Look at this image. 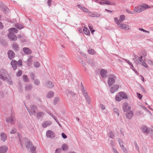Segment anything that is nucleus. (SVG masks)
I'll list each match as a JSON object with an SVG mask.
<instances>
[{
  "label": "nucleus",
  "instance_id": "33",
  "mask_svg": "<svg viewBox=\"0 0 153 153\" xmlns=\"http://www.w3.org/2000/svg\"><path fill=\"white\" fill-rule=\"evenodd\" d=\"M115 98L116 100L118 101H121L123 99L118 94H117Z\"/></svg>",
  "mask_w": 153,
  "mask_h": 153
},
{
  "label": "nucleus",
  "instance_id": "60",
  "mask_svg": "<svg viewBox=\"0 0 153 153\" xmlns=\"http://www.w3.org/2000/svg\"><path fill=\"white\" fill-rule=\"evenodd\" d=\"M137 94L138 97L139 99H141L142 98V96L140 94L138 93H137Z\"/></svg>",
  "mask_w": 153,
  "mask_h": 153
},
{
  "label": "nucleus",
  "instance_id": "7",
  "mask_svg": "<svg viewBox=\"0 0 153 153\" xmlns=\"http://www.w3.org/2000/svg\"><path fill=\"white\" fill-rule=\"evenodd\" d=\"M7 56L8 58L11 60H13L15 56V53L12 50H9L7 52Z\"/></svg>",
  "mask_w": 153,
  "mask_h": 153
},
{
  "label": "nucleus",
  "instance_id": "59",
  "mask_svg": "<svg viewBox=\"0 0 153 153\" xmlns=\"http://www.w3.org/2000/svg\"><path fill=\"white\" fill-rule=\"evenodd\" d=\"M140 88L143 92L144 93H146V91L144 88L141 85H140Z\"/></svg>",
  "mask_w": 153,
  "mask_h": 153
},
{
  "label": "nucleus",
  "instance_id": "9",
  "mask_svg": "<svg viewBox=\"0 0 153 153\" xmlns=\"http://www.w3.org/2000/svg\"><path fill=\"white\" fill-rule=\"evenodd\" d=\"M13 49L16 52H19L20 50V47L17 43L16 42H14L12 45Z\"/></svg>",
  "mask_w": 153,
  "mask_h": 153
},
{
  "label": "nucleus",
  "instance_id": "2",
  "mask_svg": "<svg viewBox=\"0 0 153 153\" xmlns=\"http://www.w3.org/2000/svg\"><path fill=\"white\" fill-rule=\"evenodd\" d=\"M149 6L146 4H143L134 7V10L137 13H140L145 9L149 8Z\"/></svg>",
  "mask_w": 153,
  "mask_h": 153
},
{
  "label": "nucleus",
  "instance_id": "30",
  "mask_svg": "<svg viewBox=\"0 0 153 153\" xmlns=\"http://www.w3.org/2000/svg\"><path fill=\"white\" fill-rule=\"evenodd\" d=\"M83 96L85 98V99L87 102L88 104H90L91 101L90 100V98L88 96V94H85Z\"/></svg>",
  "mask_w": 153,
  "mask_h": 153
},
{
  "label": "nucleus",
  "instance_id": "3",
  "mask_svg": "<svg viewBox=\"0 0 153 153\" xmlns=\"http://www.w3.org/2000/svg\"><path fill=\"white\" fill-rule=\"evenodd\" d=\"M26 147L27 150H30L32 152H34L36 150V147L34 146L32 143L27 140L25 143Z\"/></svg>",
  "mask_w": 153,
  "mask_h": 153
},
{
  "label": "nucleus",
  "instance_id": "35",
  "mask_svg": "<svg viewBox=\"0 0 153 153\" xmlns=\"http://www.w3.org/2000/svg\"><path fill=\"white\" fill-rule=\"evenodd\" d=\"M108 134L109 135V137L111 138H113L114 137V135L112 131H110Z\"/></svg>",
  "mask_w": 153,
  "mask_h": 153
},
{
  "label": "nucleus",
  "instance_id": "37",
  "mask_svg": "<svg viewBox=\"0 0 153 153\" xmlns=\"http://www.w3.org/2000/svg\"><path fill=\"white\" fill-rule=\"evenodd\" d=\"M62 150L63 151L66 150L68 149L67 145L65 144H64L62 145Z\"/></svg>",
  "mask_w": 153,
  "mask_h": 153
},
{
  "label": "nucleus",
  "instance_id": "24",
  "mask_svg": "<svg viewBox=\"0 0 153 153\" xmlns=\"http://www.w3.org/2000/svg\"><path fill=\"white\" fill-rule=\"evenodd\" d=\"M1 140L4 142L5 141L7 138V135L4 133H2L1 134Z\"/></svg>",
  "mask_w": 153,
  "mask_h": 153
},
{
  "label": "nucleus",
  "instance_id": "34",
  "mask_svg": "<svg viewBox=\"0 0 153 153\" xmlns=\"http://www.w3.org/2000/svg\"><path fill=\"white\" fill-rule=\"evenodd\" d=\"M23 78L24 81L28 82H29V79L26 75H24L23 76Z\"/></svg>",
  "mask_w": 153,
  "mask_h": 153
},
{
  "label": "nucleus",
  "instance_id": "27",
  "mask_svg": "<svg viewBox=\"0 0 153 153\" xmlns=\"http://www.w3.org/2000/svg\"><path fill=\"white\" fill-rule=\"evenodd\" d=\"M51 124V122L45 121L42 124V126L43 128H46L48 126H49Z\"/></svg>",
  "mask_w": 153,
  "mask_h": 153
},
{
  "label": "nucleus",
  "instance_id": "14",
  "mask_svg": "<svg viewBox=\"0 0 153 153\" xmlns=\"http://www.w3.org/2000/svg\"><path fill=\"white\" fill-rule=\"evenodd\" d=\"M119 27L124 30H129L130 28L128 25L123 23L119 24Z\"/></svg>",
  "mask_w": 153,
  "mask_h": 153
},
{
  "label": "nucleus",
  "instance_id": "52",
  "mask_svg": "<svg viewBox=\"0 0 153 153\" xmlns=\"http://www.w3.org/2000/svg\"><path fill=\"white\" fill-rule=\"evenodd\" d=\"M68 94H70L72 97H74L75 95V94L71 91H68Z\"/></svg>",
  "mask_w": 153,
  "mask_h": 153
},
{
  "label": "nucleus",
  "instance_id": "16",
  "mask_svg": "<svg viewBox=\"0 0 153 153\" xmlns=\"http://www.w3.org/2000/svg\"><path fill=\"white\" fill-rule=\"evenodd\" d=\"M17 62L15 60H12L11 62V65L14 71H15L17 68L16 65Z\"/></svg>",
  "mask_w": 153,
  "mask_h": 153
},
{
  "label": "nucleus",
  "instance_id": "26",
  "mask_svg": "<svg viewBox=\"0 0 153 153\" xmlns=\"http://www.w3.org/2000/svg\"><path fill=\"white\" fill-rule=\"evenodd\" d=\"M54 95V92L52 91L49 92L46 96L47 98H51L53 97Z\"/></svg>",
  "mask_w": 153,
  "mask_h": 153
},
{
  "label": "nucleus",
  "instance_id": "41",
  "mask_svg": "<svg viewBox=\"0 0 153 153\" xmlns=\"http://www.w3.org/2000/svg\"><path fill=\"white\" fill-rule=\"evenodd\" d=\"M122 149L124 153H128V151L127 149L124 147L123 145H122V147H120Z\"/></svg>",
  "mask_w": 153,
  "mask_h": 153
},
{
  "label": "nucleus",
  "instance_id": "63",
  "mask_svg": "<svg viewBox=\"0 0 153 153\" xmlns=\"http://www.w3.org/2000/svg\"><path fill=\"white\" fill-rule=\"evenodd\" d=\"M100 106L102 110H103L105 109V106L103 104H100Z\"/></svg>",
  "mask_w": 153,
  "mask_h": 153
},
{
  "label": "nucleus",
  "instance_id": "43",
  "mask_svg": "<svg viewBox=\"0 0 153 153\" xmlns=\"http://www.w3.org/2000/svg\"><path fill=\"white\" fill-rule=\"evenodd\" d=\"M120 58L122 59H123L124 61H126L129 65H132V63L129 60L126 59H125L124 58H123L122 57H120Z\"/></svg>",
  "mask_w": 153,
  "mask_h": 153
},
{
  "label": "nucleus",
  "instance_id": "20",
  "mask_svg": "<svg viewBox=\"0 0 153 153\" xmlns=\"http://www.w3.org/2000/svg\"><path fill=\"white\" fill-rule=\"evenodd\" d=\"M23 51L24 53L27 54H30L32 53L31 50L28 48L25 47L23 48Z\"/></svg>",
  "mask_w": 153,
  "mask_h": 153
},
{
  "label": "nucleus",
  "instance_id": "48",
  "mask_svg": "<svg viewBox=\"0 0 153 153\" xmlns=\"http://www.w3.org/2000/svg\"><path fill=\"white\" fill-rule=\"evenodd\" d=\"M134 143L135 144V148L139 152V147L138 146L137 143L136 141H134Z\"/></svg>",
  "mask_w": 153,
  "mask_h": 153
},
{
  "label": "nucleus",
  "instance_id": "38",
  "mask_svg": "<svg viewBox=\"0 0 153 153\" xmlns=\"http://www.w3.org/2000/svg\"><path fill=\"white\" fill-rule=\"evenodd\" d=\"M0 43H1V44L4 46L7 45V43L3 39L1 40L0 41Z\"/></svg>",
  "mask_w": 153,
  "mask_h": 153
},
{
  "label": "nucleus",
  "instance_id": "18",
  "mask_svg": "<svg viewBox=\"0 0 153 153\" xmlns=\"http://www.w3.org/2000/svg\"><path fill=\"white\" fill-rule=\"evenodd\" d=\"M143 56H141L139 58H138V60L140 61V63L143 66L146 68L148 67L147 64L145 63L144 61L142 59Z\"/></svg>",
  "mask_w": 153,
  "mask_h": 153
},
{
  "label": "nucleus",
  "instance_id": "57",
  "mask_svg": "<svg viewBox=\"0 0 153 153\" xmlns=\"http://www.w3.org/2000/svg\"><path fill=\"white\" fill-rule=\"evenodd\" d=\"M30 76L31 78L33 79V80H34L35 77V76L34 74L33 73H31L30 74Z\"/></svg>",
  "mask_w": 153,
  "mask_h": 153
},
{
  "label": "nucleus",
  "instance_id": "47",
  "mask_svg": "<svg viewBox=\"0 0 153 153\" xmlns=\"http://www.w3.org/2000/svg\"><path fill=\"white\" fill-rule=\"evenodd\" d=\"M113 110L118 115H119V110L116 108H114Z\"/></svg>",
  "mask_w": 153,
  "mask_h": 153
},
{
  "label": "nucleus",
  "instance_id": "50",
  "mask_svg": "<svg viewBox=\"0 0 153 153\" xmlns=\"http://www.w3.org/2000/svg\"><path fill=\"white\" fill-rule=\"evenodd\" d=\"M81 10L83 12H88L89 11L88 9L85 7H83Z\"/></svg>",
  "mask_w": 153,
  "mask_h": 153
},
{
  "label": "nucleus",
  "instance_id": "45",
  "mask_svg": "<svg viewBox=\"0 0 153 153\" xmlns=\"http://www.w3.org/2000/svg\"><path fill=\"white\" fill-rule=\"evenodd\" d=\"M34 65L36 68H38L40 67V64L39 62H36L34 63Z\"/></svg>",
  "mask_w": 153,
  "mask_h": 153
},
{
  "label": "nucleus",
  "instance_id": "29",
  "mask_svg": "<svg viewBox=\"0 0 153 153\" xmlns=\"http://www.w3.org/2000/svg\"><path fill=\"white\" fill-rule=\"evenodd\" d=\"M83 31L84 33L86 35H89L90 34L89 30L86 27H85L84 28Z\"/></svg>",
  "mask_w": 153,
  "mask_h": 153
},
{
  "label": "nucleus",
  "instance_id": "11",
  "mask_svg": "<svg viewBox=\"0 0 153 153\" xmlns=\"http://www.w3.org/2000/svg\"><path fill=\"white\" fill-rule=\"evenodd\" d=\"M0 8L4 13L7 12L9 10L8 8L5 5L2 3H0Z\"/></svg>",
  "mask_w": 153,
  "mask_h": 153
},
{
  "label": "nucleus",
  "instance_id": "44",
  "mask_svg": "<svg viewBox=\"0 0 153 153\" xmlns=\"http://www.w3.org/2000/svg\"><path fill=\"white\" fill-rule=\"evenodd\" d=\"M15 27L19 29H21L23 28L22 25L17 24L15 25Z\"/></svg>",
  "mask_w": 153,
  "mask_h": 153
},
{
  "label": "nucleus",
  "instance_id": "13",
  "mask_svg": "<svg viewBox=\"0 0 153 153\" xmlns=\"http://www.w3.org/2000/svg\"><path fill=\"white\" fill-rule=\"evenodd\" d=\"M119 88V86L116 84L114 85L111 88L110 91L112 93L116 92Z\"/></svg>",
  "mask_w": 153,
  "mask_h": 153
},
{
  "label": "nucleus",
  "instance_id": "62",
  "mask_svg": "<svg viewBox=\"0 0 153 153\" xmlns=\"http://www.w3.org/2000/svg\"><path fill=\"white\" fill-rule=\"evenodd\" d=\"M62 137L64 139H66L67 137V136L64 133H62Z\"/></svg>",
  "mask_w": 153,
  "mask_h": 153
},
{
  "label": "nucleus",
  "instance_id": "39",
  "mask_svg": "<svg viewBox=\"0 0 153 153\" xmlns=\"http://www.w3.org/2000/svg\"><path fill=\"white\" fill-rule=\"evenodd\" d=\"M125 16L124 15H121L120 16L119 21L121 22H122L125 20Z\"/></svg>",
  "mask_w": 153,
  "mask_h": 153
},
{
  "label": "nucleus",
  "instance_id": "40",
  "mask_svg": "<svg viewBox=\"0 0 153 153\" xmlns=\"http://www.w3.org/2000/svg\"><path fill=\"white\" fill-rule=\"evenodd\" d=\"M59 97H56L54 98L53 103L54 105L57 103L59 101Z\"/></svg>",
  "mask_w": 153,
  "mask_h": 153
},
{
  "label": "nucleus",
  "instance_id": "49",
  "mask_svg": "<svg viewBox=\"0 0 153 153\" xmlns=\"http://www.w3.org/2000/svg\"><path fill=\"white\" fill-rule=\"evenodd\" d=\"M22 74V71L21 70H19L18 72L16 73V75L17 76H20Z\"/></svg>",
  "mask_w": 153,
  "mask_h": 153
},
{
  "label": "nucleus",
  "instance_id": "17",
  "mask_svg": "<svg viewBox=\"0 0 153 153\" xmlns=\"http://www.w3.org/2000/svg\"><path fill=\"white\" fill-rule=\"evenodd\" d=\"M15 120V118L13 115L7 118L6 119V121L8 123H12Z\"/></svg>",
  "mask_w": 153,
  "mask_h": 153
},
{
  "label": "nucleus",
  "instance_id": "55",
  "mask_svg": "<svg viewBox=\"0 0 153 153\" xmlns=\"http://www.w3.org/2000/svg\"><path fill=\"white\" fill-rule=\"evenodd\" d=\"M118 142L120 145V146L122 147V145H123V141L122 140L119 139Z\"/></svg>",
  "mask_w": 153,
  "mask_h": 153
},
{
  "label": "nucleus",
  "instance_id": "22",
  "mask_svg": "<svg viewBox=\"0 0 153 153\" xmlns=\"http://www.w3.org/2000/svg\"><path fill=\"white\" fill-rule=\"evenodd\" d=\"M133 115V112L131 111H130L129 112L126 113V116L127 118L130 119L132 118Z\"/></svg>",
  "mask_w": 153,
  "mask_h": 153
},
{
  "label": "nucleus",
  "instance_id": "19",
  "mask_svg": "<svg viewBox=\"0 0 153 153\" xmlns=\"http://www.w3.org/2000/svg\"><path fill=\"white\" fill-rule=\"evenodd\" d=\"M107 72L106 70L104 69H101L100 71V74L102 77L103 78L106 77Z\"/></svg>",
  "mask_w": 153,
  "mask_h": 153
},
{
  "label": "nucleus",
  "instance_id": "56",
  "mask_svg": "<svg viewBox=\"0 0 153 153\" xmlns=\"http://www.w3.org/2000/svg\"><path fill=\"white\" fill-rule=\"evenodd\" d=\"M88 62L89 64L91 65H93L94 64V62L91 59H89L88 60Z\"/></svg>",
  "mask_w": 153,
  "mask_h": 153
},
{
  "label": "nucleus",
  "instance_id": "53",
  "mask_svg": "<svg viewBox=\"0 0 153 153\" xmlns=\"http://www.w3.org/2000/svg\"><path fill=\"white\" fill-rule=\"evenodd\" d=\"M81 91L82 93H83V95L85 94H88L86 92H85V91L83 87H82V88L81 89Z\"/></svg>",
  "mask_w": 153,
  "mask_h": 153
},
{
  "label": "nucleus",
  "instance_id": "54",
  "mask_svg": "<svg viewBox=\"0 0 153 153\" xmlns=\"http://www.w3.org/2000/svg\"><path fill=\"white\" fill-rule=\"evenodd\" d=\"M139 30L141 31H143V32H145L148 33H149V32L148 31L146 30H144L142 28H139Z\"/></svg>",
  "mask_w": 153,
  "mask_h": 153
},
{
  "label": "nucleus",
  "instance_id": "23",
  "mask_svg": "<svg viewBox=\"0 0 153 153\" xmlns=\"http://www.w3.org/2000/svg\"><path fill=\"white\" fill-rule=\"evenodd\" d=\"M4 77L5 80H7V81L9 82L10 85H12L13 84V82L12 81V80L9 76V74Z\"/></svg>",
  "mask_w": 153,
  "mask_h": 153
},
{
  "label": "nucleus",
  "instance_id": "31",
  "mask_svg": "<svg viewBox=\"0 0 153 153\" xmlns=\"http://www.w3.org/2000/svg\"><path fill=\"white\" fill-rule=\"evenodd\" d=\"M47 85L48 88H51L53 87L54 84L51 81H49L47 82Z\"/></svg>",
  "mask_w": 153,
  "mask_h": 153
},
{
  "label": "nucleus",
  "instance_id": "5",
  "mask_svg": "<svg viewBox=\"0 0 153 153\" xmlns=\"http://www.w3.org/2000/svg\"><path fill=\"white\" fill-rule=\"evenodd\" d=\"M7 71L4 69H1L0 70V79L4 81L5 80L4 77L8 75Z\"/></svg>",
  "mask_w": 153,
  "mask_h": 153
},
{
  "label": "nucleus",
  "instance_id": "6",
  "mask_svg": "<svg viewBox=\"0 0 153 153\" xmlns=\"http://www.w3.org/2000/svg\"><path fill=\"white\" fill-rule=\"evenodd\" d=\"M112 77H109L108 80V85L111 86L114 84L115 82V80L116 77L114 75H111Z\"/></svg>",
  "mask_w": 153,
  "mask_h": 153
},
{
  "label": "nucleus",
  "instance_id": "12",
  "mask_svg": "<svg viewBox=\"0 0 153 153\" xmlns=\"http://www.w3.org/2000/svg\"><path fill=\"white\" fill-rule=\"evenodd\" d=\"M150 128L146 127V126L143 125L142 126L141 129L142 132L144 133L149 134L150 131Z\"/></svg>",
  "mask_w": 153,
  "mask_h": 153
},
{
  "label": "nucleus",
  "instance_id": "28",
  "mask_svg": "<svg viewBox=\"0 0 153 153\" xmlns=\"http://www.w3.org/2000/svg\"><path fill=\"white\" fill-rule=\"evenodd\" d=\"M90 15L92 17H99L100 16V15L98 13H94L90 14Z\"/></svg>",
  "mask_w": 153,
  "mask_h": 153
},
{
  "label": "nucleus",
  "instance_id": "64",
  "mask_svg": "<svg viewBox=\"0 0 153 153\" xmlns=\"http://www.w3.org/2000/svg\"><path fill=\"white\" fill-rule=\"evenodd\" d=\"M52 1V0H48L47 1V3L49 6H51V3Z\"/></svg>",
  "mask_w": 153,
  "mask_h": 153
},
{
  "label": "nucleus",
  "instance_id": "21",
  "mask_svg": "<svg viewBox=\"0 0 153 153\" xmlns=\"http://www.w3.org/2000/svg\"><path fill=\"white\" fill-rule=\"evenodd\" d=\"M118 94L122 99H127L128 98L127 95L124 92H121Z\"/></svg>",
  "mask_w": 153,
  "mask_h": 153
},
{
  "label": "nucleus",
  "instance_id": "58",
  "mask_svg": "<svg viewBox=\"0 0 153 153\" xmlns=\"http://www.w3.org/2000/svg\"><path fill=\"white\" fill-rule=\"evenodd\" d=\"M114 20L115 22L117 25H118L119 24H120L119 22V21L118 20V19L117 17H115L114 18Z\"/></svg>",
  "mask_w": 153,
  "mask_h": 153
},
{
  "label": "nucleus",
  "instance_id": "51",
  "mask_svg": "<svg viewBox=\"0 0 153 153\" xmlns=\"http://www.w3.org/2000/svg\"><path fill=\"white\" fill-rule=\"evenodd\" d=\"M17 131V130L15 128H13L11 131L10 132V134H15L16 133Z\"/></svg>",
  "mask_w": 153,
  "mask_h": 153
},
{
  "label": "nucleus",
  "instance_id": "4",
  "mask_svg": "<svg viewBox=\"0 0 153 153\" xmlns=\"http://www.w3.org/2000/svg\"><path fill=\"white\" fill-rule=\"evenodd\" d=\"M30 109L28 108H26L30 115L32 116V115H35L36 114V111L37 110V107L35 105H32L30 107Z\"/></svg>",
  "mask_w": 153,
  "mask_h": 153
},
{
  "label": "nucleus",
  "instance_id": "15",
  "mask_svg": "<svg viewBox=\"0 0 153 153\" xmlns=\"http://www.w3.org/2000/svg\"><path fill=\"white\" fill-rule=\"evenodd\" d=\"M8 147L6 146H2L0 147V153H5L7 150Z\"/></svg>",
  "mask_w": 153,
  "mask_h": 153
},
{
  "label": "nucleus",
  "instance_id": "42",
  "mask_svg": "<svg viewBox=\"0 0 153 153\" xmlns=\"http://www.w3.org/2000/svg\"><path fill=\"white\" fill-rule=\"evenodd\" d=\"M34 80V84L35 85H38L40 83V82L39 79H35Z\"/></svg>",
  "mask_w": 153,
  "mask_h": 153
},
{
  "label": "nucleus",
  "instance_id": "61",
  "mask_svg": "<svg viewBox=\"0 0 153 153\" xmlns=\"http://www.w3.org/2000/svg\"><path fill=\"white\" fill-rule=\"evenodd\" d=\"M61 149L60 148H58L56 149L55 153H59L60 152Z\"/></svg>",
  "mask_w": 153,
  "mask_h": 153
},
{
  "label": "nucleus",
  "instance_id": "25",
  "mask_svg": "<svg viewBox=\"0 0 153 153\" xmlns=\"http://www.w3.org/2000/svg\"><path fill=\"white\" fill-rule=\"evenodd\" d=\"M44 115V113L42 112H38L36 114V117L38 119H39L43 117Z\"/></svg>",
  "mask_w": 153,
  "mask_h": 153
},
{
  "label": "nucleus",
  "instance_id": "46",
  "mask_svg": "<svg viewBox=\"0 0 153 153\" xmlns=\"http://www.w3.org/2000/svg\"><path fill=\"white\" fill-rule=\"evenodd\" d=\"M22 61L21 60H19L18 61V62H17V64L18 65V66L19 67H21L22 66Z\"/></svg>",
  "mask_w": 153,
  "mask_h": 153
},
{
  "label": "nucleus",
  "instance_id": "32",
  "mask_svg": "<svg viewBox=\"0 0 153 153\" xmlns=\"http://www.w3.org/2000/svg\"><path fill=\"white\" fill-rule=\"evenodd\" d=\"M32 87L31 85L28 84L26 85L25 87V89L27 91H29L32 89Z\"/></svg>",
  "mask_w": 153,
  "mask_h": 153
},
{
  "label": "nucleus",
  "instance_id": "36",
  "mask_svg": "<svg viewBox=\"0 0 153 153\" xmlns=\"http://www.w3.org/2000/svg\"><path fill=\"white\" fill-rule=\"evenodd\" d=\"M88 53L91 55H94L96 53L94 49H90L88 51Z\"/></svg>",
  "mask_w": 153,
  "mask_h": 153
},
{
  "label": "nucleus",
  "instance_id": "10",
  "mask_svg": "<svg viewBox=\"0 0 153 153\" xmlns=\"http://www.w3.org/2000/svg\"><path fill=\"white\" fill-rule=\"evenodd\" d=\"M131 108L129 106L128 103L125 102L123 105V111L125 112L127 111H129Z\"/></svg>",
  "mask_w": 153,
  "mask_h": 153
},
{
  "label": "nucleus",
  "instance_id": "1",
  "mask_svg": "<svg viewBox=\"0 0 153 153\" xmlns=\"http://www.w3.org/2000/svg\"><path fill=\"white\" fill-rule=\"evenodd\" d=\"M9 33L8 35V37L10 40L12 41H15L17 39V36L14 34L18 32V30L15 28H12L9 29Z\"/></svg>",
  "mask_w": 153,
  "mask_h": 153
},
{
  "label": "nucleus",
  "instance_id": "8",
  "mask_svg": "<svg viewBox=\"0 0 153 153\" xmlns=\"http://www.w3.org/2000/svg\"><path fill=\"white\" fill-rule=\"evenodd\" d=\"M55 134L51 130H48L46 133V136L51 139H53L55 137Z\"/></svg>",
  "mask_w": 153,
  "mask_h": 153
}]
</instances>
